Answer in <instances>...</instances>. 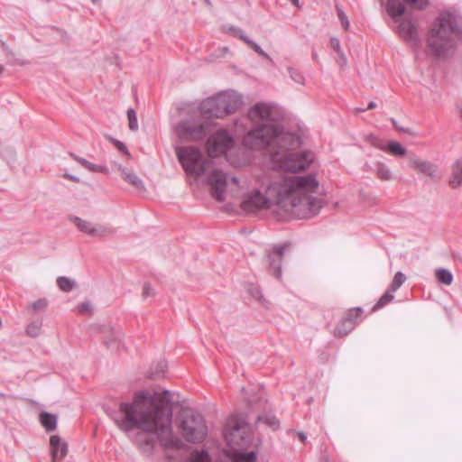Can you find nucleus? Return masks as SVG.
<instances>
[{
	"label": "nucleus",
	"mask_w": 462,
	"mask_h": 462,
	"mask_svg": "<svg viewBox=\"0 0 462 462\" xmlns=\"http://www.w3.org/2000/svg\"><path fill=\"white\" fill-rule=\"evenodd\" d=\"M180 431L188 442H201L208 433V428L203 416L192 410H185L180 418Z\"/></svg>",
	"instance_id": "obj_7"
},
{
	"label": "nucleus",
	"mask_w": 462,
	"mask_h": 462,
	"mask_svg": "<svg viewBox=\"0 0 462 462\" xmlns=\"http://www.w3.org/2000/svg\"><path fill=\"white\" fill-rule=\"evenodd\" d=\"M112 418L123 431L140 430L133 437V443L144 455H152L157 442L166 449L182 447L172 431V401L168 390L139 391L132 402L120 403Z\"/></svg>",
	"instance_id": "obj_1"
},
{
	"label": "nucleus",
	"mask_w": 462,
	"mask_h": 462,
	"mask_svg": "<svg viewBox=\"0 0 462 462\" xmlns=\"http://www.w3.org/2000/svg\"><path fill=\"white\" fill-rule=\"evenodd\" d=\"M406 277L402 272H397L389 286L391 291H396L405 282Z\"/></svg>",
	"instance_id": "obj_29"
},
{
	"label": "nucleus",
	"mask_w": 462,
	"mask_h": 462,
	"mask_svg": "<svg viewBox=\"0 0 462 462\" xmlns=\"http://www.w3.org/2000/svg\"><path fill=\"white\" fill-rule=\"evenodd\" d=\"M250 433L251 428L246 420L243 416L233 415L227 419L223 434L226 444L236 449L250 443Z\"/></svg>",
	"instance_id": "obj_8"
},
{
	"label": "nucleus",
	"mask_w": 462,
	"mask_h": 462,
	"mask_svg": "<svg viewBox=\"0 0 462 462\" xmlns=\"http://www.w3.org/2000/svg\"><path fill=\"white\" fill-rule=\"evenodd\" d=\"M155 294L154 290L151 287L149 283H145L143 288L142 296L145 300L149 297H152Z\"/></svg>",
	"instance_id": "obj_45"
},
{
	"label": "nucleus",
	"mask_w": 462,
	"mask_h": 462,
	"mask_svg": "<svg viewBox=\"0 0 462 462\" xmlns=\"http://www.w3.org/2000/svg\"><path fill=\"white\" fill-rule=\"evenodd\" d=\"M362 313L363 310L361 308H354L350 309L344 318L349 322H353L354 326L356 327V325L358 323L360 319V316Z\"/></svg>",
	"instance_id": "obj_30"
},
{
	"label": "nucleus",
	"mask_w": 462,
	"mask_h": 462,
	"mask_svg": "<svg viewBox=\"0 0 462 462\" xmlns=\"http://www.w3.org/2000/svg\"><path fill=\"white\" fill-rule=\"evenodd\" d=\"M159 376H160V375H159L158 374H151V375H150V377H151V378H157V377H159Z\"/></svg>",
	"instance_id": "obj_55"
},
{
	"label": "nucleus",
	"mask_w": 462,
	"mask_h": 462,
	"mask_svg": "<svg viewBox=\"0 0 462 462\" xmlns=\"http://www.w3.org/2000/svg\"><path fill=\"white\" fill-rule=\"evenodd\" d=\"M336 9L337 11V16L341 22L342 26L344 27L345 30H348L349 21H348L346 14H345L343 9L338 5H336Z\"/></svg>",
	"instance_id": "obj_40"
},
{
	"label": "nucleus",
	"mask_w": 462,
	"mask_h": 462,
	"mask_svg": "<svg viewBox=\"0 0 462 462\" xmlns=\"http://www.w3.org/2000/svg\"><path fill=\"white\" fill-rule=\"evenodd\" d=\"M40 421L46 431L51 432L57 429V416L47 411L40 413Z\"/></svg>",
	"instance_id": "obj_21"
},
{
	"label": "nucleus",
	"mask_w": 462,
	"mask_h": 462,
	"mask_svg": "<svg viewBox=\"0 0 462 462\" xmlns=\"http://www.w3.org/2000/svg\"><path fill=\"white\" fill-rule=\"evenodd\" d=\"M107 139H108V141L110 143H112L118 149L119 152H121L122 153L125 154L127 157L131 156V154H130V152L128 151V148L126 147V145L123 142H121L119 140H116V139H115L113 137H110V136L107 137Z\"/></svg>",
	"instance_id": "obj_39"
},
{
	"label": "nucleus",
	"mask_w": 462,
	"mask_h": 462,
	"mask_svg": "<svg viewBox=\"0 0 462 462\" xmlns=\"http://www.w3.org/2000/svg\"><path fill=\"white\" fill-rule=\"evenodd\" d=\"M375 107H376V103H375V102H374V101H371V102H369V104H368V106H367L366 109H367V110H368V109H374V108H375Z\"/></svg>",
	"instance_id": "obj_51"
},
{
	"label": "nucleus",
	"mask_w": 462,
	"mask_h": 462,
	"mask_svg": "<svg viewBox=\"0 0 462 462\" xmlns=\"http://www.w3.org/2000/svg\"><path fill=\"white\" fill-rule=\"evenodd\" d=\"M204 2L208 5V6H211L212 4L209 0H204Z\"/></svg>",
	"instance_id": "obj_54"
},
{
	"label": "nucleus",
	"mask_w": 462,
	"mask_h": 462,
	"mask_svg": "<svg viewBox=\"0 0 462 462\" xmlns=\"http://www.w3.org/2000/svg\"><path fill=\"white\" fill-rule=\"evenodd\" d=\"M448 183L452 189L462 187V159H458L451 164Z\"/></svg>",
	"instance_id": "obj_19"
},
{
	"label": "nucleus",
	"mask_w": 462,
	"mask_h": 462,
	"mask_svg": "<svg viewBox=\"0 0 462 462\" xmlns=\"http://www.w3.org/2000/svg\"><path fill=\"white\" fill-rule=\"evenodd\" d=\"M64 178H66V179H68L69 180H72V181H74L76 183L79 182V179L78 177L70 175V174H65Z\"/></svg>",
	"instance_id": "obj_49"
},
{
	"label": "nucleus",
	"mask_w": 462,
	"mask_h": 462,
	"mask_svg": "<svg viewBox=\"0 0 462 462\" xmlns=\"http://www.w3.org/2000/svg\"><path fill=\"white\" fill-rule=\"evenodd\" d=\"M365 140L370 143V144L381 151H383L385 143L379 137L374 134H368L365 137Z\"/></svg>",
	"instance_id": "obj_36"
},
{
	"label": "nucleus",
	"mask_w": 462,
	"mask_h": 462,
	"mask_svg": "<svg viewBox=\"0 0 462 462\" xmlns=\"http://www.w3.org/2000/svg\"><path fill=\"white\" fill-rule=\"evenodd\" d=\"M243 105V97L236 91H224L205 99L201 109L205 114L221 118L236 113Z\"/></svg>",
	"instance_id": "obj_6"
},
{
	"label": "nucleus",
	"mask_w": 462,
	"mask_h": 462,
	"mask_svg": "<svg viewBox=\"0 0 462 462\" xmlns=\"http://www.w3.org/2000/svg\"><path fill=\"white\" fill-rule=\"evenodd\" d=\"M86 170L91 171V172H103L107 173L108 170L105 166L97 165L92 162H89Z\"/></svg>",
	"instance_id": "obj_41"
},
{
	"label": "nucleus",
	"mask_w": 462,
	"mask_h": 462,
	"mask_svg": "<svg viewBox=\"0 0 462 462\" xmlns=\"http://www.w3.org/2000/svg\"><path fill=\"white\" fill-rule=\"evenodd\" d=\"M256 458V454L254 451L240 454V460L242 462H254Z\"/></svg>",
	"instance_id": "obj_43"
},
{
	"label": "nucleus",
	"mask_w": 462,
	"mask_h": 462,
	"mask_svg": "<svg viewBox=\"0 0 462 462\" xmlns=\"http://www.w3.org/2000/svg\"><path fill=\"white\" fill-rule=\"evenodd\" d=\"M409 163L411 167L416 170L419 173L428 176L430 179H435L437 177L439 167L431 162L421 160L413 154L410 156Z\"/></svg>",
	"instance_id": "obj_16"
},
{
	"label": "nucleus",
	"mask_w": 462,
	"mask_h": 462,
	"mask_svg": "<svg viewBox=\"0 0 462 462\" xmlns=\"http://www.w3.org/2000/svg\"><path fill=\"white\" fill-rule=\"evenodd\" d=\"M353 322H349L343 318L335 328V335L337 337H345L354 329Z\"/></svg>",
	"instance_id": "obj_23"
},
{
	"label": "nucleus",
	"mask_w": 462,
	"mask_h": 462,
	"mask_svg": "<svg viewBox=\"0 0 462 462\" xmlns=\"http://www.w3.org/2000/svg\"><path fill=\"white\" fill-rule=\"evenodd\" d=\"M3 70H4V67L2 65H0V75L2 74Z\"/></svg>",
	"instance_id": "obj_57"
},
{
	"label": "nucleus",
	"mask_w": 462,
	"mask_h": 462,
	"mask_svg": "<svg viewBox=\"0 0 462 462\" xmlns=\"http://www.w3.org/2000/svg\"><path fill=\"white\" fill-rule=\"evenodd\" d=\"M32 308L35 311L44 310L47 308V301L42 299L37 300L32 303Z\"/></svg>",
	"instance_id": "obj_42"
},
{
	"label": "nucleus",
	"mask_w": 462,
	"mask_h": 462,
	"mask_svg": "<svg viewBox=\"0 0 462 462\" xmlns=\"http://www.w3.org/2000/svg\"><path fill=\"white\" fill-rule=\"evenodd\" d=\"M247 46H249L251 49H253L257 54L260 56L271 60L270 56L254 41H252L250 38L245 42Z\"/></svg>",
	"instance_id": "obj_38"
},
{
	"label": "nucleus",
	"mask_w": 462,
	"mask_h": 462,
	"mask_svg": "<svg viewBox=\"0 0 462 462\" xmlns=\"http://www.w3.org/2000/svg\"><path fill=\"white\" fill-rule=\"evenodd\" d=\"M462 41V17L449 11L441 12L427 32V55L437 60H446Z\"/></svg>",
	"instance_id": "obj_4"
},
{
	"label": "nucleus",
	"mask_w": 462,
	"mask_h": 462,
	"mask_svg": "<svg viewBox=\"0 0 462 462\" xmlns=\"http://www.w3.org/2000/svg\"><path fill=\"white\" fill-rule=\"evenodd\" d=\"M228 32L235 37L240 39L241 41H243L245 43L247 42V40L249 39V37L245 33V32L239 28V27H236V26H230L228 28Z\"/></svg>",
	"instance_id": "obj_33"
},
{
	"label": "nucleus",
	"mask_w": 462,
	"mask_h": 462,
	"mask_svg": "<svg viewBox=\"0 0 462 462\" xmlns=\"http://www.w3.org/2000/svg\"><path fill=\"white\" fill-rule=\"evenodd\" d=\"M404 3L412 8L422 10L429 5V0H388L386 11L395 23L399 22L405 12Z\"/></svg>",
	"instance_id": "obj_12"
},
{
	"label": "nucleus",
	"mask_w": 462,
	"mask_h": 462,
	"mask_svg": "<svg viewBox=\"0 0 462 462\" xmlns=\"http://www.w3.org/2000/svg\"><path fill=\"white\" fill-rule=\"evenodd\" d=\"M245 147L252 150H263L277 145L281 152L300 146V137L291 133H282L275 124H264L262 127L253 128L243 139Z\"/></svg>",
	"instance_id": "obj_5"
},
{
	"label": "nucleus",
	"mask_w": 462,
	"mask_h": 462,
	"mask_svg": "<svg viewBox=\"0 0 462 462\" xmlns=\"http://www.w3.org/2000/svg\"><path fill=\"white\" fill-rule=\"evenodd\" d=\"M41 332V323L32 322L26 328V334L32 337H36Z\"/></svg>",
	"instance_id": "obj_37"
},
{
	"label": "nucleus",
	"mask_w": 462,
	"mask_h": 462,
	"mask_svg": "<svg viewBox=\"0 0 462 462\" xmlns=\"http://www.w3.org/2000/svg\"><path fill=\"white\" fill-rule=\"evenodd\" d=\"M365 110H367V109H366V108H363V107L358 108V111H362V112H364V111H365Z\"/></svg>",
	"instance_id": "obj_58"
},
{
	"label": "nucleus",
	"mask_w": 462,
	"mask_h": 462,
	"mask_svg": "<svg viewBox=\"0 0 462 462\" xmlns=\"http://www.w3.org/2000/svg\"><path fill=\"white\" fill-rule=\"evenodd\" d=\"M127 118H128V126L132 131L138 130V120L137 114L134 108H129L127 110Z\"/></svg>",
	"instance_id": "obj_31"
},
{
	"label": "nucleus",
	"mask_w": 462,
	"mask_h": 462,
	"mask_svg": "<svg viewBox=\"0 0 462 462\" xmlns=\"http://www.w3.org/2000/svg\"><path fill=\"white\" fill-rule=\"evenodd\" d=\"M93 3H96L97 0H91Z\"/></svg>",
	"instance_id": "obj_59"
},
{
	"label": "nucleus",
	"mask_w": 462,
	"mask_h": 462,
	"mask_svg": "<svg viewBox=\"0 0 462 462\" xmlns=\"http://www.w3.org/2000/svg\"><path fill=\"white\" fill-rule=\"evenodd\" d=\"M119 171H121L122 177L125 180V181L131 184L139 190L144 189V184L143 180L134 172L121 165H119Z\"/></svg>",
	"instance_id": "obj_20"
},
{
	"label": "nucleus",
	"mask_w": 462,
	"mask_h": 462,
	"mask_svg": "<svg viewBox=\"0 0 462 462\" xmlns=\"http://www.w3.org/2000/svg\"><path fill=\"white\" fill-rule=\"evenodd\" d=\"M72 222L79 231L88 234L93 237H104L114 235L116 230L103 225L94 226L91 222L82 219L79 217H69Z\"/></svg>",
	"instance_id": "obj_13"
},
{
	"label": "nucleus",
	"mask_w": 462,
	"mask_h": 462,
	"mask_svg": "<svg viewBox=\"0 0 462 462\" xmlns=\"http://www.w3.org/2000/svg\"><path fill=\"white\" fill-rule=\"evenodd\" d=\"M271 110L272 107L265 103L255 104L249 109L248 117L256 125L254 128L262 127L264 124H274Z\"/></svg>",
	"instance_id": "obj_15"
},
{
	"label": "nucleus",
	"mask_w": 462,
	"mask_h": 462,
	"mask_svg": "<svg viewBox=\"0 0 462 462\" xmlns=\"http://www.w3.org/2000/svg\"><path fill=\"white\" fill-rule=\"evenodd\" d=\"M57 285L60 291L69 292V291H71L75 288L76 282L74 280H72L69 277L60 276L57 279Z\"/></svg>",
	"instance_id": "obj_26"
},
{
	"label": "nucleus",
	"mask_w": 462,
	"mask_h": 462,
	"mask_svg": "<svg viewBox=\"0 0 462 462\" xmlns=\"http://www.w3.org/2000/svg\"><path fill=\"white\" fill-rule=\"evenodd\" d=\"M436 277L439 282L445 285H450L453 281L452 273L447 269H438L436 271Z\"/></svg>",
	"instance_id": "obj_27"
},
{
	"label": "nucleus",
	"mask_w": 462,
	"mask_h": 462,
	"mask_svg": "<svg viewBox=\"0 0 462 462\" xmlns=\"http://www.w3.org/2000/svg\"><path fill=\"white\" fill-rule=\"evenodd\" d=\"M399 35L407 42L418 47L420 39L415 24L411 20H402L398 27Z\"/></svg>",
	"instance_id": "obj_17"
},
{
	"label": "nucleus",
	"mask_w": 462,
	"mask_h": 462,
	"mask_svg": "<svg viewBox=\"0 0 462 462\" xmlns=\"http://www.w3.org/2000/svg\"><path fill=\"white\" fill-rule=\"evenodd\" d=\"M393 291H391L389 289L381 296V298L378 300V301L375 303V305L373 307V311H375L383 306H385L387 303L391 302L394 296Z\"/></svg>",
	"instance_id": "obj_28"
},
{
	"label": "nucleus",
	"mask_w": 462,
	"mask_h": 462,
	"mask_svg": "<svg viewBox=\"0 0 462 462\" xmlns=\"http://www.w3.org/2000/svg\"><path fill=\"white\" fill-rule=\"evenodd\" d=\"M376 175L384 181H389L393 179V174L390 168L383 162H376Z\"/></svg>",
	"instance_id": "obj_25"
},
{
	"label": "nucleus",
	"mask_w": 462,
	"mask_h": 462,
	"mask_svg": "<svg viewBox=\"0 0 462 462\" xmlns=\"http://www.w3.org/2000/svg\"><path fill=\"white\" fill-rule=\"evenodd\" d=\"M330 46L340 55L344 56V53L340 47L339 40L337 37L330 38Z\"/></svg>",
	"instance_id": "obj_44"
},
{
	"label": "nucleus",
	"mask_w": 462,
	"mask_h": 462,
	"mask_svg": "<svg viewBox=\"0 0 462 462\" xmlns=\"http://www.w3.org/2000/svg\"><path fill=\"white\" fill-rule=\"evenodd\" d=\"M90 310V304L87 302H83L79 306V311L80 313H84L85 311H88Z\"/></svg>",
	"instance_id": "obj_48"
},
{
	"label": "nucleus",
	"mask_w": 462,
	"mask_h": 462,
	"mask_svg": "<svg viewBox=\"0 0 462 462\" xmlns=\"http://www.w3.org/2000/svg\"><path fill=\"white\" fill-rule=\"evenodd\" d=\"M288 72L290 74L291 79L294 82H296L298 84H300V85H304L305 79H304L303 75L300 71H298L297 69H293L291 67H289L288 68Z\"/></svg>",
	"instance_id": "obj_34"
},
{
	"label": "nucleus",
	"mask_w": 462,
	"mask_h": 462,
	"mask_svg": "<svg viewBox=\"0 0 462 462\" xmlns=\"http://www.w3.org/2000/svg\"><path fill=\"white\" fill-rule=\"evenodd\" d=\"M313 159L314 156L310 152H274L271 154V161L278 169L291 172L306 170Z\"/></svg>",
	"instance_id": "obj_9"
},
{
	"label": "nucleus",
	"mask_w": 462,
	"mask_h": 462,
	"mask_svg": "<svg viewBox=\"0 0 462 462\" xmlns=\"http://www.w3.org/2000/svg\"><path fill=\"white\" fill-rule=\"evenodd\" d=\"M319 186L313 173L284 176L269 182L265 194L259 189L253 190L242 201L241 208L247 213H254L275 205L294 217L310 218L322 208L321 199L315 197Z\"/></svg>",
	"instance_id": "obj_2"
},
{
	"label": "nucleus",
	"mask_w": 462,
	"mask_h": 462,
	"mask_svg": "<svg viewBox=\"0 0 462 462\" xmlns=\"http://www.w3.org/2000/svg\"><path fill=\"white\" fill-rule=\"evenodd\" d=\"M50 446L52 455V461L63 459L68 454V444L60 436L52 435L50 438Z\"/></svg>",
	"instance_id": "obj_18"
},
{
	"label": "nucleus",
	"mask_w": 462,
	"mask_h": 462,
	"mask_svg": "<svg viewBox=\"0 0 462 462\" xmlns=\"http://www.w3.org/2000/svg\"><path fill=\"white\" fill-rule=\"evenodd\" d=\"M257 422H263L273 430H276L280 427V420L273 413H266L257 417Z\"/></svg>",
	"instance_id": "obj_24"
},
{
	"label": "nucleus",
	"mask_w": 462,
	"mask_h": 462,
	"mask_svg": "<svg viewBox=\"0 0 462 462\" xmlns=\"http://www.w3.org/2000/svg\"><path fill=\"white\" fill-rule=\"evenodd\" d=\"M69 156L71 158H73V160H75L76 162H78L82 167H84L85 169L88 167V163L90 162H88V160L82 158V157H79L78 155H76L75 153L73 152H69Z\"/></svg>",
	"instance_id": "obj_46"
},
{
	"label": "nucleus",
	"mask_w": 462,
	"mask_h": 462,
	"mask_svg": "<svg viewBox=\"0 0 462 462\" xmlns=\"http://www.w3.org/2000/svg\"><path fill=\"white\" fill-rule=\"evenodd\" d=\"M292 5H294L295 6H300L299 5V0H291Z\"/></svg>",
	"instance_id": "obj_52"
},
{
	"label": "nucleus",
	"mask_w": 462,
	"mask_h": 462,
	"mask_svg": "<svg viewBox=\"0 0 462 462\" xmlns=\"http://www.w3.org/2000/svg\"><path fill=\"white\" fill-rule=\"evenodd\" d=\"M233 145V139L226 130H219L211 135L207 142L209 159L226 152Z\"/></svg>",
	"instance_id": "obj_11"
},
{
	"label": "nucleus",
	"mask_w": 462,
	"mask_h": 462,
	"mask_svg": "<svg viewBox=\"0 0 462 462\" xmlns=\"http://www.w3.org/2000/svg\"><path fill=\"white\" fill-rule=\"evenodd\" d=\"M297 435H298V437H299L300 440L302 443H304V442L306 441V439H307V436H306V434H305L304 432H298V433H297Z\"/></svg>",
	"instance_id": "obj_50"
},
{
	"label": "nucleus",
	"mask_w": 462,
	"mask_h": 462,
	"mask_svg": "<svg viewBox=\"0 0 462 462\" xmlns=\"http://www.w3.org/2000/svg\"><path fill=\"white\" fill-rule=\"evenodd\" d=\"M365 140L370 143V144L381 151H383L385 143L379 137L374 134H368L365 137Z\"/></svg>",
	"instance_id": "obj_35"
},
{
	"label": "nucleus",
	"mask_w": 462,
	"mask_h": 462,
	"mask_svg": "<svg viewBox=\"0 0 462 462\" xmlns=\"http://www.w3.org/2000/svg\"><path fill=\"white\" fill-rule=\"evenodd\" d=\"M5 397H6V394L0 393V398H5Z\"/></svg>",
	"instance_id": "obj_56"
},
{
	"label": "nucleus",
	"mask_w": 462,
	"mask_h": 462,
	"mask_svg": "<svg viewBox=\"0 0 462 462\" xmlns=\"http://www.w3.org/2000/svg\"><path fill=\"white\" fill-rule=\"evenodd\" d=\"M249 292L252 295V297L254 298L256 300L262 301L263 296L261 294L260 290L257 287H252L249 290Z\"/></svg>",
	"instance_id": "obj_47"
},
{
	"label": "nucleus",
	"mask_w": 462,
	"mask_h": 462,
	"mask_svg": "<svg viewBox=\"0 0 462 462\" xmlns=\"http://www.w3.org/2000/svg\"><path fill=\"white\" fill-rule=\"evenodd\" d=\"M289 245L290 243L274 245L266 254L265 261L268 271L278 280L282 278V259L285 249L289 247Z\"/></svg>",
	"instance_id": "obj_14"
},
{
	"label": "nucleus",
	"mask_w": 462,
	"mask_h": 462,
	"mask_svg": "<svg viewBox=\"0 0 462 462\" xmlns=\"http://www.w3.org/2000/svg\"><path fill=\"white\" fill-rule=\"evenodd\" d=\"M180 138L189 141L202 140L208 132V125L191 120H182L176 127Z\"/></svg>",
	"instance_id": "obj_10"
},
{
	"label": "nucleus",
	"mask_w": 462,
	"mask_h": 462,
	"mask_svg": "<svg viewBox=\"0 0 462 462\" xmlns=\"http://www.w3.org/2000/svg\"><path fill=\"white\" fill-rule=\"evenodd\" d=\"M190 462H211L207 451H195L191 454Z\"/></svg>",
	"instance_id": "obj_32"
},
{
	"label": "nucleus",
	"mask_w": 462,
	"mask_h": 462,
	"mask_svg": "<svg viewBox=\"0 0 462 462\" xmlns=\"http://www.w3.org/2000/svg\"><path fill=\"white\" fill-rule=\"evenodd\" d=\"M175 151L187 174L199 178L211 171L208 177V184L210 186L212 196L217 201H224L226 193L237 188L238 179L236 176L229 177L218 169H213V160L203 159L199 149L194 146H180Z\"/></svg>",
	"instance_id": "obj_3"
},
{
	"label": "nucleus",
	"mask_w": 462,
	"mask_h": 462,
	"mask_svg": "<svg viewBox=\"0 0 462 462\" xmlns=\"http://www.w3.org/2000/svg\"><path fill=\"white\" fill-rule=\"evenodd\" d=\"M396 128H397L399 131H402V132L410 133V131H409V130L403 129V128H402V126H399V127H397V126H396Z\"/></svg>",
	"instance_id": "obj_53"
},
{
	"label": "nucleus",
	"mask_w": 462,
	"mask_h": 462,
	"mask_svg": "<svg viewBox=\"0 0 462 462\" xmlns=\"http://www.w3.org/2000/svg\"><path fill=\"white\" fill-rule=\"evenodd\" d=\"M383 152L395 157H403L407 152V149L397 141H390L384 145Z\"/></svg>",
	"instance_id": "obj_22"
}]
</instances>
